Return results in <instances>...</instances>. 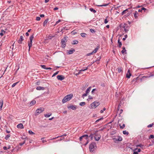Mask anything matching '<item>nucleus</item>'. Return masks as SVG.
<instances>
[{
  "label": "nucleus",
  "instance_id": "1",
  "mask_svg": "<svg viewBox=\"0 0 154 154\" xmlns=\"http://www.w3.org/2000/svg\"><path fill=\"white\" fill-rule=\"evenodd\" d=\"M45 109L43 107H40L37 109L35 113V116L38 115L39 114L42 112L44 111Z\"/></svg>",
  "mask_w": 154,
  "mask_h": 154
},
{
  "label": "nucleus",
  "instance_id": "2",
  "mask_svg": "<svg viewBox=\"0 0 154 154\" xmlns=\"http://www.w3.org/2000/svg\"><path fill=\"white\" fill-rule=\"evenodd\" d=\"M98 131H95V132L94 134L95 135L94 138L96 141H98L100 140L101 138V135L100 134L98 133Z\"/></svg>",
  "mask_w": 154,
  "mask_h": 154
},
{
  "label": "nucleus",
  "instance_id": "3",
  "mask_svg": "<svg viewBox=\"0 0 154 154\" xmlns=\"http://www.w3.org/2000/svg\"><path fill=\"white\" fill-rule=\"evenodd\" d=\"M96 146V143L94 142L90 144L89 146V148L91 152H93L94 151H95L94 150V148Z\"/></svg>",
  "mask_w": 154,
  "mask_h": 154
},
{
  "label": "nucleus",
  "instance_id": "4",
  "mask_svg": "<svg viewBox=\"0 0 154 154\" xmlns=\"http://www.w3.org/2000/svg\"><path fill=\"white\" fill-rule=\"evenodd\" d=\"M115 136H113L112 139L114 140V142L116 143H117L119 141H122V138L120 136L117 137V138H115Z\"/></svg>",
  "mask_w": 154,
  "mask_h": 154
},
{
  "label": "nucleus",
  "instance_id": "5",
  "mask_svg": "<svg viewBox=\"0 0 154 154\" xmlns=\"http://www.w3.org/2000/svg\"><path fill=\"white\" fill-rule=\"evenodd\" d=\"M100 104L99 102L94 101L91 104V106L92 108H95Z\"/></svg>",
  "mask_w": 154,
  "mask_h": 154
},
{
  "label": "nucleus",
  "instance_id": "6",
  "mask_svg": "<svg viewBox=\"0 0 154 154\" xmlns=\"http://www.w3.org/2000/svg\"><path fill=\"white\" fill-rule=\"evenodd\" d=\"M91 87L90 86L87 88V90L85 91V93L84 94H83L82 96H86L89 95V93H90V91L91 89Z\"/></svg>",
  "mask_w": 154,
  "mask_h": 154
},
{
  "label": "nucleus",
  "instance_id": "7",
  "mask_svg": "<svg viewBox=\"0 0 154 154\" xmlns=\"http://www.w3.org/2000/svg\"><path fill=\"white\" fill-rule=\"evenodd\" d=\"M67 41L66 37H65L61 40L62 47L64 48L66 46V43Z\"/></svg>",
  "mask_w": 154,
  "mask_h": 154
},
{
  "label": "nucleus",
  "instance_id": "8",
  "mask_svg": "<svg viewBox=\"0 0 154 154\" xmlns=\"http://www.w3.org/2000/svg\"><path fill=\"white\" fill-rule=\"evenodd\" d=\"M65 97L62 100L63 103H64L68 101L69 100L71 99L72 97Z\"/></svg>",
  "mask_w": 154,
  "mask_h": 154
},
{
  "label": "nucleus",
  "instance_id": "9",
  "mask_svg": "<svg viewBox=\"0 0 154 154\" xmlns=\"http://www.w3.org/2000/svg\"><path fill=\"white\" fill-rule=\"evenodd\" d=\"M131 75V74L130 72V69H128L126 75V77L127 78L129 79L130 78Z\"/></svg>",
  "mask_w": 154,
  "mask_h": 154
},
{
  "label": "nucleus",
  "instance_id": "10",
  "mask_svg": "<svg viewBox=\"0 0 154 154\" xmlns=\"http://www.w3.org/2000/svg\"><path fill=\"white\" fill-rule=\"evenodd\" d=\"M57 78L59 80L62 81L65 78L64 76L62 75H58L57 76Z\"/></svg>",
  "mask_w": 154,
  "mask_h": 154
},
{
  "label": "nucleus",
  "instance_id": "11",
  "mask_svg": "<svg viewBox=\"0 0 154 154\" xmlns=\"http://www.w3.org/2000/svg\"><path fill=\"white\" fill-rule=\"evenodd\" d=\"M75 51V50L74 49H71V50L67 51V54H71Z\"/></svg>",
  "mask_w": 154,
  "mask_h": 154
},
{
  "label": "nucleus",
  "instance_id": "12",
  "mask_svg": "<svg viewBox=\"0 0 154 154\" xmlns=\"http://www.w3.org/2000/svg\"><path fill=\"white\" fill-rule=\"evenodd\" d=\"M76 106H73V105H71L69 106H68L67 108H70L72 110H75V109H76Z\"/></svg>",
  "mask_w": 154,
  "mask_h": 154
},
{
  "label": "nucleus",
  "instance_id": "13",
  "mask_svg": "<svg viewBox=\"0 0 154 154\" xmlns=\"http://www.w3.org/2000/svg\"><path fill=\"white\" fill-rule=\"evenodd\" d=\"M17 127L18 128L23 129L24 128L22 124L20 123L17 125Z\"/></svg>",
  "mask_w": 154,
  "mask_h": 154
},
{
  "label": "nucleus",
  "instance_id": "14",
  "mask_svg": "<svg viewBox=\"0 0 154 154\" xmlns=\"http://www.w3.org/2000/svg\"><path fill=\"white\" fill-rule=\"evenodd\" d=\"M23 40V38L22 36H20V39L18 41V42L19 44H21L22 43V42Z\"/></svg>",
  "mask_w": 154,
  "mask_h": 154
},
{
  "label": "nucleus",
  "instance_id": "15",
  "mask_svg": "<svg viewBox=\"0 0 154 154\" xmlns=\"http://www.w3.org/2000/svg\"><path fill=\"white\" fill-rule=\"evenodd\" d=\"M3 100L1 99L0 100V110H2V107L3 105Z\"/></svg>",
  "mask_w": 154,
  "mask_h": 154
},
{
  "label": "nucleus",
  "instance_id": "16",
  "mask_svg": "<svg viewBox=\"0 0 154 154\" xmlns=\"http://www.w3.org/2000/svg\"><path fill=\"white\" fill-rule=\"evenodd\" d=\"M5 31L3 29H2L0 33V35L2 36L5 33Z\"/></svg>",
  "mask_w": 154,
  "mask_h": 154
},
{
  "label": "nucleus",
  "instance_id": "17",
  "mask_svg": "<svg viewBox=\"0 0 154 154\" xmlns=\"http://www.w3.org/2000/svg\"><path fill=\"white\" fill-rule=\"evenodd\" d=\"M32 42L29 41L28 42V45L29 47V51L30 48L32 46Z\"/></svg>",
  "mask_w": 154,
  "mask_h": 154
},
{
  "label": "nucleus",
  "instance_id": "18",
  "mask_svg": "<svg viewBox=\"0 0 154 154\" xmlns=\"http://www.w3.org/2000/svg\"><path fill=\"white\" fill-rule=\"evenodd\" d=\"M122 51L121 52L122 54H126V50L125 49V47H123L122 48Z\"/></svg>",
  "mask_w": 154,
  "mask_h": 154
},
{
  "label": "nucleus",
  "instance_id": "19",
  "mask_svg": "<svg viewBox=\"0 0 154 154\" xmlns=\"http://www.w3.org/2000/svg\"><path fill=\"white\" fill-rule=\"evenodd\" d=\"M138 13L137 11H135V13H134V17L137 19L138 18Z\"/></svg>",
  "mask_w": 154,
  "mask_h": 154
},
{
  "label": "nucleus",
  "instance_id": "20",
  "mask_svg": "<svg viewBox=\"0 0 154 154\" xmlns=\"http://www.w3.org/2000/svg\"><path fill=\"white\" fill-rule=\"evenodd\" d=\"M45 89L44 88L42 87H38L36 88V89L38 90H44Z\"/></svg>",
  "mask_w": 154,
  "mask_h": 154
},
{
  "label": "nucleus",
  "instance_id": "21",
  "mask_svg": "<svg viewBox=\"0 0 154 154\" xmlns=\"http://www.w3.org/2000/svg\"><path fill=\"white\" fill-rule=\"evenodd\" d=\"M36 103V101L34 100H32L30 103V106H32V105H33L35 104Z\"/></svg>",
  "mask_w": 154,
  "mask_h": 154
},
{
  "label": "nucleus",
  "instance_id": "22",
  "mask_svg": "<svg viewBox=\"0 0 154 154\" xmlns=\"http://www.w3.org/2000/svg\"><path fill=\"white\" fill-rule=\"evenodd\" d=\"M82 136L83 138H85V139H87L88 136L87 134H85L82 135Z\"/></svg>",
  "mask_w": 154,
  "mask_h": 154
},
{
  "label": "nucleus",
  "instance_id": "23",
  "mask_svg": "<svg viewBox=\"0 0 154 154\" xmlns=\"http://www.w3.org/2000/svg\"><path fill=\"white\" fill-rule=\"evenodd\" d=\"M51 115V113H48L45 115V116L46 118L49 117Z\"/></svg>",
  "mask_w": 154,
  "mask_h": 154
},
{
  "label": "nucleus",
  "instance_id": "24",
  "mask_svg": "<svg viewBox=\"0 0 154 154\" xmlns=\"http://www.w3.org/2000/svg\"><path fill=\"white\" fill-rule=\"evenodd\" d=\"M11 136V135L10 134H8L5 137V138L6 140H8V139L9 137Z\"/></svg>",
  "mask_w": 154,
  "mask_h": 154
},
{
  "label": "nucleus",
  "instance_id": "25",
  "mask_svg": "<svg viewBox=\"0 0 154 154\" xmlns=\"http://www.w3.org/2000/svg\"><path fill=\"white\" fill-rule=\"evenodd\" d=\"M33 38H34L33 35H31L30 36V38H29L30 40V41L32 42V41Z\"/></svg>",
  "mask_w": 154,
  "mask_h": 154
},
{
  "label": "nucleus",
  "instance_id": "26",
  "mask_svg": "<svg viewBox=\"0 0 154 154\" xmlns=\"http://www.w3.org/2000/svg\"><path fill=\"white\" fill-rule=\"evenodd\" d=\"M98 48H99L98 47H97V48H95L94 49V50L92 52L93 53H96L97 52V50H98Z\"/></svg>",
  "mask_w": 154,
  "mask_h": 154
},
{
  "label": "nucleus",
  "instance_id": "27",
  "mask_svg": "<svg viewBox=\"0 0 154 154\" xmlns=\"http://www.w3.org/2000/svg\"><path fill=\"white\" fill-rule=\"evenodd\" d=\"M137 149V148H136L134 150V152L133 154H139L138 153V152L136 151V150Z\"/></svg>",
  "mask_w": 154,
  "mask_h": 154
},
{
  "label": "nucleus",
  "instance_id": "28",
  "mask_svg": "<svg viewBox=\"0 0 154 154\" xmlns=\"http://www.w3.org/2000/svg\"><path fill=\"white\" fill-rule=\"evenodd\" d=\"M128 12V9L124 10L122 13V15H123L126 14Z\"/></svg>",
  "mask_w": 154,
  "mask_h": 154
},
{
  "label": "nucleus",
  "instance_id": "29",
  "mask_svg": "<svg viewBox=\"0 0 154 154\" xmlns=\"http://www.w3.org/2000/svg\"><path fill=\"white\" fill-rule=\"evenodd\" d=\"M78 43V41L77 40H75L73 41L72 44L73 45H75V44H77Z\"/></svg>",
  "mask_w": 154,
  "mask_h": 154
},
{
  "label": "nucleus",
  "instance_id": "30",
  "mask_svg": "<svg viewBox=\"0 0 154 154\" xmlns=\"http://www.w3.org/2000/svg\"><path fill=\"white\" fill-rule=\"evenodd\" d=\"M48 22V20H46L43 23V26H45L47 24V23Z\"/></svg>",
  "mask_w": 154,
  "mask_h": 154
},
{
  "label": "nucleus",
  "instance_id": "31",
  "mask_svg": "<svg viewBox=\"0 0 154 154\" xmlns=\"http://www.w3.org/2000/svg\"><path fill=\"white\" fill-rule=\"evenodd\" d=\"M85 102H82L80 103H79V105L80 106H85Z\"/></svg>",
  "mask_w": 154,
  "mask_h": 154
},
{
  "label": "nucleus",
  "instance_id": "32",
  "mask_svg": "<svg viewBox=\"0 0 154 154\" xmlns=\"http://www.w3.org/2000/svg\"><path fill=\"white\" fill-rule=\"evenodd\" d=\"M103 119V117L97 120L95 122V124H97L98 122H99V121H100V120H102Z\"/></svg>",
  "mask_w": 154,
  "mask_h": 154
},
{
  "label": "nucleus",
  "instance_id": "33",
  "mask_svg": "<svg viewBox=\"0 0 154 154\" xmlns=\"http://www.w3.org/2000/svg\"><path fill=\"white\" fill-rule=\"evenodd\" d=\"M88 86V85L87 84H86L85 85H84L82 87V89L84 90L86 88H87Z\"/></svg>",
  "mask_w": 154,
  "mask_h": 154
},
{
  "label": "nucleus",
  "instance_id": "34",
  "mask_svg": "<svg viewBox=\"0 0 154 154\" xmlns=\"http://www.w3.org/2000/svg\"><path fill=\"white\" fill-rule=\"evenodd\" d=\"M119 125L120 126V128L122 129L124 128L125 127V125L124 124H123L122 126H121V124H120Z\"/></svg>",
  "mask_w": 154,
  "mask_h": 154
},
{
  "label": "nucleus",
  "instance_id": "35",
  "mask_svg": "<svg viewBox=\"0 0 154 154\" xmlns=\"http://www.w3.org/2000/svg\"><path fill=\"white\" fill-rule=\"evenodd\" d=\"M90 10L91 11L93 12L94 13H95L96 12V11L95 10H94V9H93L92 8H90Z\"/></svg>",
  "mask_w": 154,
  "mask_h": 154
},
{
  "label": "nucleus",
  "instance_id": "36",
  "mask_svg": "<svg viewBox=\"0 0 154 154\" xmlns=\"http://www.w3.org/2000/svg\"><path fill=\"white\" fill-rule=\"evenodd\" d=\"M118 44L119 45V47H121L122 45V44L121 42L120 41V40L119 39L118 40Z\"/></svg>",
  "mask_w": 154,
  "mask_h": 154
},
{
  "label": "nucleus",
  "instance_id": "37",
  "mask_svg": "<svg viewBox=\"0 0 154 154\" xmlns=\"http://www.w3.org/2000/svg\"><path fill=\"white\" fill-rule=\"evenodd\" d=\"M123 133L124 134L128 135L129 134L128 132V131H123Z\"/></svg>",
  "mask_w": 154,
  "mask_h": 154
},
{
  "label": "nucleus",
  "instance_id": "38",
  "mask_svg": "<svg viewBox=\"0 0 154 154\" xmlns=\"http://www.w3.org/2000/svg\"><path fill=\"white\" fill-rule=\"evenodd\" d=\"M136 146L137 147H140L141 148H143V145H142L141 144H138V145H136Z\"/></svg>",
  "mask_w": 154,
  "mask_h": 154
},
{
  "label": "nucleus",
  "instance_id": "39",
  "mask_svg": "<svg viewBox=\"0 0 154 154\" xmlns=\"http://www.w3.org/2000/svg\"><path fill=\"white\" fill-rule=\"evenodd\" d=\"M109 5V4H105L103 5H98V6L102 7V6H106Z\"/></svg>",
  "mask_w": 154,
  "mask_h": 154
},
{
  "label": "nucleus",
  "instance_id": "40",
  "mask_svg": "<svg viewBox=\"0 0 154 154\" xmlns=\"http://www.w3.org/2000/svg\"><path fill=\"white\" fill-rule=\"evenodd\" d=\"M154 138V136L153 135H151L149 137V139H153Z\"/></svg>",
  "mask_w": 154,
  "mask_h": 154
},
{
  "label": "nucleus",
  "instance_id": "41",
  "mask_svg": "<svg viewBox=\"0 0 154 154\" xmlns=\"http://www.w3.org/2000/svg\"><path fill=\"white\" fill-rule=\"evenodd\" d=\"M81 35L82 37H85L86 34L85 33H81Z\"/></svg>",
  "mask_w": 154,
  "mask_h": 154
},
{
  "label": "nucleus",
  "instance_id": "42",
  "mask_svg": "<svg viewBox=\"0 0 154 154\" xmlns=\"http://www.w3.org/2000/svg\"><path fill=\"white\" fill-rule=\"evenodd\" d=\"M29 133L30 134H35V133L33 132L31 130H29L28 131Z\"/></svg>",
  "mask_w": 154,
  "mask_h": 154
},
{
  "label": "nucleus",
  "instance_id": "43",
  "mask_svg": "<svg viewBox=\"0 0 154 154\" xmlns=\"http://www.w3.org/2000/svg\"><path fill=\"white\" fill-rule=\"evenodd\" d=\"M63 136V135H61L60 136H58L56 137L53 138H51V139H50V140H53L56 139L59 137H62Z\"/></svg>",
  "mask_w": 154,
  "mask_h": 154
},
{
  "label": "nucleus",
  "instance_id": "44",
  "mask_svg": "<svg viewBox=\"0 0 154 154\" xmlns=\"http://www.w3.org/2000/svg\"><path fill=\"white\" fill-rule=\"evenodd\" d=\"M117 69L119 72L120 73L122 72V69L121 68H118Z\"/></svg>",
  "mask_w": 154,
  "mask_h": 154
},
{
  "label": "nucleus",
  "instance_id": "45",
  "mask_svg": "<svg viewBox=\"0 0 154 154\" xmlns=\"http://www.w3.org/2000/svg\"><path fill=\"white\" fill-rule=\"evenodd\" d=\"M154 125V124H153V123H152V124H150L149 125H148L147 126V127L148 128H150V127H152V126H153V125Z\"/></svg>",
  "mask_w": 154,
  "mask_h": 154
},
{
  "label": "nucleus",
  "instance_id": "46",
  "mask_svg": "<svg viewBox=\"0 0 154 154\" xmlns=\"http://www.w3.org/2000/svg\"><path fill=\"white\" fill-rule=\"evenodd\" d=\"M59 71H57L54 73L52 76V77H54L58 73Z\"/></svg>",
  "mask_w": 154,
  "mask_h": 154
},
{
  "label": "nucleus",
  "instance_id": "47",
  "mask_svg": "<svg viewBox=\"0 0 154 154\" xmlns=\"http://www.w3.org/2000/svg\"><path fill=\"white\" fill-rule=\"evenodd\" d=\"M18 82H17L14 83L12 86V87H14L18 83Z\"/></svg>",
  "mask_w": 154,
  "mask_h": 154
},
{
  "label": "nucleus",
  "instance_id": "48",
  "mask_svg": "<svg viewBox=\"0 0 154 154\" xmlns=\"http://www.w3.org/2000/svg\"><path fill=\"white\" fill-rule=\"evenodd\" d=\"M41 66L42 67V68L46 69L47 68L44 65H41Z\"/></svg>",
  "mask_w": 154,
  "mask_h": 154
},
{
  "label": "nucleus",
  "instance_id": "49",
  "mask_svg": "<svg viewBox=\"0 0 154 154\" xmlns=\"http://www.w3.org/2000/svg\"><path fill=\"white\" fill-rule=\"evenodd\" d=\"M25 143V140H24V141L23 143H19V145L20 146H22L23 144H24Z\"/></svg>",
  "mask_w": 154,
  "mask_h": 154
},
{
  "label": "nucleus",
  "instance_id": "50",
  "mask_svg": "<svg viewBox=\"0 0 154 154\" xmlns=\"http://www.w3.org/2000/svg\"><path fill=\"white\" fill-rule=\"evenodd\" d=\"M93 134H91L90 136H88V137H91V139L92 140L93 139Z\"/></svg>",
  "mask_w": 154,
  "mask_h": 154
},
{
  "label": "nucleus",
  "instance_id": "51",
  "mask_svg": "<svg viewBox=\"0 0 154 154\" xmlns=\"http://www.w3.org/2000/svg\"><path fill=\"white\" fill-rule=\"evenodd\" d=\"M76 33L77 32L74 31H73L71 32V34L72 35H75Z\"/></svg>",
  "mask_w": 154,
  "mask_h": 154
},
{
  "label": "nucleus",
  "instance_id": "52",
  "mask_svg": "<svg viewBox=\"0 0 154 154\" xmlns=\"http://www.w3.org/2000/svg\"><path fill=\"white\" fill-rule=\"evenodd\" d=\"M123 112V110L122 109H121L120 110L119 113V115L120 116L121 115L120 114L122 112Z\"/></svg>",
  "mask_w": 154,
  "mask_h": 154
},
{
  "label": "nucleus",
  "instance_id": "53",
  "mask_svg": "<svg viewBox=\"0 0 154 154\" xmlns=\"http://www.w3.org/2000/svg\"><path fill=\"white\" fill-rule=\"evenodd\" d=\"M44 138H42L41 139V140H42L43 143H44L45 142H46V141L45 140H44Z\"/></svg>",
  "mask_w": 154,
  "mask_h": 154
},
{
  "label": "nucleus",
  "instance_id": "54",
  "mask_svg": "<svg viewBox=\"0 0 154 154\" xmlns=\"http://www.w3.org/2000/svg\"><path fill=\"white\" fill-rule=\"evenodd\" d=\"M124 100H125L124 99V98L123 97L122 99V100H120V102H121L123 104L124 103L123 102Z\"/></svg>",
  "mask_w": 154,
  "mask_h": 154
},
{
  "label": "nucleus",
  "instance_id": "55",
  "mask_svg": "<svg viewBox=\"0 0 154 154\" xmlns=\"http://www.w3.org/2000/svg\"><path fill=\"white\" fill-rule=\"evenodd\" d=\"M41 18L39 17H36V20L37 21H39L40 20Z\"/></svg>",
  "mask_w": 154,
  "mask_h": 154
},
{
  "label": "nucleus",
  "instance_id": "56",
  "mask_svg": "<svg viewBox=\"0 0 154 154\" xmlns=\"http://www.w3.org/2000/svg\"><path fill=\"white\" fill-rule=\"evenodd\" d=\"M93 54V53L92 52L91 53H88V54H87V55L88 56H90L92 54Z\"/></svg>",
  "mask_w": 154,
  "mask_h": 154
},
{
  "label": "nucleus",
  "instance_id": "57",
  "mask_svg": "<svg viewBox=\"0 0 154 154\" xmlns=\"http://www.w3.org/2000/svg\"><path fill=\"white\" fill-rule=\"evenodd\" d=\"M108 22V21L107 20V19H106L105 20H104V23L106 24V23H107Z\"/></svg>",
  "mask_w": 154,
  "mask_h": 154
},
{
  "label": "nucleus",
  "instance_id": "58",
  "mask_svg": "<svg viewBox=\"0 0 154 154\" xmlns=\"http://www.w3.org/2000/svg\"><path fill=\"white\" fill-rule=\"evenodd\" d=\"M96 90V89H93L92 91H91V93L92 94H93V93H94V92Z\"/></svg>",
  "mask_w": 154,
  "mask_h": 154
},
{
  "label": "nucleus",
  "instance_id": "59",
  "mask_svg": "<svg viewBox=\"0 0 154 154\" xmlns=\"http://www.w3.org/2000/svg\"><path fill=\"white\" fill-rule=\"evenodd\" d=\"M61 21V20H59L58 21H57L55 24V25H57V24H58L59 23H60Z\"/></svg>",
  "mask_w": 154,
  "mask_h": 154
},
{
  "label": "nucleus",
  "instance_id": "60",
  "mask_svg": "<svg viewBox=\"0 0 154 154\" xmlns=\"http://www.w3.org/2000/svg\"><path fill=\"white\" fill-rule=\"evenodd\" d=\"M88 69V68L87 67L85 69H81L80 70V71H85V70H87V69Z\"/></svg>",
  "mask_w": 154,
  "mask_h": 154
},
{
  "label": "nucleus",
  "instance_id": "61",
  "mask_svg": "<svg viewBox=\"0 0 154 154\" xmlns=\"http://www.w3.org/2000/svg\"><path fill=\"white\" fill-rule=\"evenodd\" d=\"M83 138L82 137V136H81L79 138V140L80 141H82V139H83Z\"/></svg>",
  "mask_w": 154,
  "mask_h": 154
},
{
  "label": "nucleus",
  "instance_id": "62",
  "mask_svg": "<svg viewBox=\"0 0 154 154\" xmlns=\"http://www.w3.org/2000/svg\"><path fill=\"white\" fill-rule=\"evenodd\" d=\"M45 16V15L44 14H41L40 15V17H44Z\"/></svg>",
  "mask_w": 154,
  "mask_h": 154
},
{
  "label": "nucleus",
  "instance_id": "63",
  "mask_svg": "<svg viewBox=\"0 0 154 154\" xmlns=\"http://www.w3.org/2000/svg\"><path fill=\"white\" fill-rule=\"evenodd\" d=\"M3 148L4 150H6L8 149V148H7V147L5 146H4Z\"/></svg>",
  "mask_w": 154,
  "mask_h": 154
},
{
  "label": "nucleus",
  "instance_id": "64",
  "mask_svg": "<svg viewBox=\"0 0 154 154\" xmlns=\"http://www.w3.org/2000/svg\"><path fill=\"white\" fill-rule=\"evenodd\" d=\"M137 152H138V153L139 152L141 151V149H137Z\"/></svg>",
  "mask_w": 154,
  "mask_h": 154
}]
</instances>
